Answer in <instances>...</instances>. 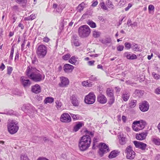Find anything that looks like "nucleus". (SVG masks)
<instances>
[{
	"instance_id": "obj_22",
	"label": "nucleus",
	"mask_w": 160,
	"mask_h": 160,
	"mask_svg": "<svg viewBox=\"0 0 160 160\" xmlns=\"http://www.w3.org/2000/svg\"><path fill=\"white\" fill-rule=\"evenodd\" d=\"M32 91L36 93H38L41 92V88L40 86L36 84L32 87Z\"/></svg>"
},
{
	"instance_id": "obj_51",
	"label": "nucleus",
	"mask_w": 160,
	"mask_h": 160,
	"mask_svg": "<svg viewBox=\"0 0 160 160\" xmlns=\"http://www.w3.org/2000/svg\"><path fill=\"white\" fill-rule=\"evenodd\" d=\"M115 101V98L113 97L110 98L109 101L108 102V103L110 105H112L114 102Z\"/></svg>"
},
{
	"instance_id": "obj_10",
	"label": "nucleus",
	"mask_w": 160,
	"mask_h": 160,
	"mask_svg": "<svg viewBox=\"0 0 160 160\" xmlns=\"http://www.w3.org/2000/svg\"><path fill=\"white\" fill-rule=\"evenodd\" d=\"M60 119L62 122H69L71 121V118L68 113L65 112L62 115Z\"/></svg>"
},
{
	"instance_id": "obj_31",
	"label": "nucleus",
	"mask_w": 160,
	"mask_h": 160,
	"mask_svg": "<svg viewBox=\"0 0 160 160\" xmlns=\"http://www.w3.org/2000/svg\"><path fill=\"white\" fill-rule=\"evenodd\" d=\"M143 93L142 92L141 90L139 89H136L134 91V94L135 95L136 97H140L143 94Z\"/></svg>"
},
{
	"instance_id": "obj_19",
	"label": "nucleus",
	"mask_w": 160,
	"mask_h": 160,
	"mask_svg": "<svg viewBox=\"0 0 160 160\" xmlns=\"http://www.w3.org/2000/svg\"><path fill=\"white\" fill-rule=\"evenodd\" d=\"M21 79L22 83L24 87L29 86L31 84L30 80L28 79H26V78L24 77H22Z\"/></svg>"
},
{
	"instance_id": "obj_38",
	"label": "nucleus",
	"mask_w": 160,
	"mask_h": 160,
	"mask_svg": "<svg viewBox=\"0 0 160 160\" xmlns=\"http://www.w3.org/2000/svg\"><path fill=\"white\" fill-rule=\"evenodd\" d=\"M87 23L92 28H95L96 27V23L92 21H89L87 22Z\"/></svg>"
},
{
	"instance_id": "obj_47",
	"label": "nucleus",
	"mask_w": 160,
	"mask_h": 160,
	"mask_svg": "<svg viewBox=\"0 0 160 160\" xmlns=\"http://www.w3.org/2000/svg\"><path fill=\"white\" fill-rule=\"evenodd\" d=\"M71 57V55L69 53H67L63 56L62 57V59L65 60H68Z\"/></svg>"
},
{
	"instance_id": "obj_56",
	"label": "nucleus",
	"mask_w": 160,
	"mask_h": 160,
	"mask_svg": "<svg viewBox=\"0 0 160 160\" xmlns=\"http://www.w3.org/2000/svg\"><path fill=\"white\" fill-rule=\"evenodd\" d=\"M124 48L123 45H119L117 47V50L118 51H122Z\"/></svg>"
},
{
	"instance_id": "obj_3",
	"label": "nucleus",
	"mask_w": 160,
	"mask_h": 160,
	"mask_svg": "<svg viewBox=\"0 0 160 160\" xmlns=\"http://www.w3.org/2000/svg\"><path fill=\"white\" fill-rule=\"evenodd\" d=\"M8 124V132L11 134L16 133L19 129L18 123L15 120L9 119Z\"/></svg>"
},
{
	"instance_id": "obj_58",
	"label": "nucleus",
	"mask_w": 160,
	"mask_h": 160,
	"mask_svg": "<svg viewBox=\"0 0 160 160\" xmlns=\"http://www.w3.org/2000/svg\"><path fill=\"white\" fill-rule=\"evenodd\" d=\"M155 8L153 5L150 4L148 6V9L149 11H153L154 9Z\"/></svg>"
},
{
	"instance_id": "obj_61",
	"label": "nucleus",
	"mask_w": 160,
	"mask_h": 160,
	"mask_svg": "<svg viewBox=\"0 0 160 160\" xmlns=\"http://www.w3.org/2000/svg\"><path fill=\"white\" fill-rule=\"evenodd\" d=\"M137 56L134 54H132L131 55V58L130 59L131 60H133L137 59Z\"/></svg>"
},
{
	"instance_id": "obj_1",
	"label": "nucleus",
	"mask_w": 160,
	"mask_h": 160,
	"mask_svg": "<svg viewBox=\"0 0 160 160\" xmlns=\"http://www.w3.org/2000/svg\"><path fill=\"white\" fill-rule=\"evenodd\" d=\"M26 73L29 78L36 82H40L44 78V75L43 76L39 70L31 66L28 67Z\"/></svg>"
},
{
	"instance_id": "obj_20",
	"label": "nucleus",
	"mask_w": 160,
	"mask_h": 160,
	"mask_svg": "<svg viewBox=\"0 0 160 160\" xmlns=\"http://www.w3.org/2000/svg\"><path fill=\"white\" fill-rule=\"evenodd\" d=\"M71 102L74 106H78L79 105V102L78 100V97L76 95H73L71 99Z\"/></svg>"
},
{
	"instance_id": "obj_49",
	"label": "nucleus",
	"mask_w": 160,
	"mask_h": 160,
	"mask_svg": "<svg viewBox=\"0 0 160 160\" xmlns=\"http://www.w3.org/2000/svg\"><path fill=\"white\" fill-rule=\"evenodd\" d=\"M16 2L19 4H25L27 2V0H15Z\"/></svg>"
},
{
	"instance_id": "obj_33",
	"label": "nucleus",
	"mask_w": 160,
	"mask_h": 160,
	"mask_svg": "<svg viewBox=\"0 0 160 160\" xmlns=\"http://www.w3.org/2000/svg\"><path fill=\"white\" fill-rule=\"evenodd\" d=\"M101 42L103 44L110 43L111 42V38H106L105 39H102Z\"/></svg>"
},
{
	"instance_id": "obj_11",
	"label": "nucleus",
	"mask_w": 160,
	"mask_h": 160,
	"mask_svg": "<svg viewBox=\"0 0 160 160\" xmlns=\"http://www.w3.org/2000/svg\"><path fill=\"white\" fill-rule=\"evenodd\" d=\"M60 82L59 84V86L60 87H66L69 84V80L67 78L62 77L60 78Z\"/></svg>"
},
{
	"instance_id": "obj_57",
	"label": "nucleus",
	"mask_w": 160,
	"mask_h": 160,
	"mask_svg": "<svg viewBox=\"0 0 160 160\" xmlns=\"http://www.w3.org/2000/svg\"><path fill=\"white\" fill-rule=\"evenodd\" d=\"M12 70V68L11 67H9L7 69V73L9 75H10L11 73Z\"/></svg>"
},
{
	"instance_id": "obj_59",
	"label": "nucleus",
	"mask_w": 160,
	"mask_h": 160,
	"mask_svg": "<svg viewBox=\"0 0 160 160\" xmlns=\"http://www.w3.org/2000/svg\"><path fill=\"white\" fill-rule=\"evenodd\" d=\"M155 92L157 94H160V87L156 88L155 89Z\"/></svg>"
},
{
	"instance_id": "obj_14",
	"label": "nucleus",
	"mask_w": 160,
	"mask_h": 160,
	"mask_svg": "<svg viewBox=\"0 0 160 160\" xmlns=\"http://www.w3.org/2000/svg\"><path fill=\"white\" fill-rule=\"evenodd\" d=\"M148 133V131H145L141 133L137 134L136 136V138L137 139L139 140L145 139Z\"/></svg>"
},
{
	"instance_id": "obj_63",
	"label": "nucleus",
	"mask_w": 160,
	"mask_h": 160,
	"mask_svg": "<svg viewBox=\"0 0 160 160\" xmlns=\"http://www.w3.org/2000/svg\"><path fill=\"white\" fill-rule=\"evenodd\" d=\"M26 41V40L25 39L23 42V43L21 45V50L22 51H23L24 50V45L25 44V42Z\"/></svg>"
},
{
	"instance_id": "obj_23",
	"label": "nucleus",
	"mask_w": 160,
	"mask_h": 160,
	"mask_svg": "<svg viewBox=\"0 0 160 160\" xmlns=\"http://www.w3.org/2000/svg\"><path fill=\"white\" fill-rule=\"evenodd\" d=\"M130 94L129 92L127 91H124L122 95V98L125 102L127 101L129 98Z\"/></svg>"
},
{
	"instance_id": "obj_36",
	"label": "nucleus",
	"mask_w": 160,
	"mask_h": 160,
	"mask_svg": "<svg viewBox=\"0 0 160 160\" xmlns=\"http://www.w3.org/2000/svg\"><path fill=\"white\" fill-rule=\"evenodd\" d=\"M99 150V153L101 157L104 154L108 152V151L106 150L105 149H103L102 148H100Z\"/></svg>"
},
{
	"instance_id": "obj_7",
	"label": "nucleus",
	"mask_w": 160,
	"mask_h": 160,
	"mask_svg": "<svg viewBox=\"0 0 160 160\" xmlns=\"http://www.w3.org/2000/svg\"><path fill=\"white\" fill-rule=\"evenodd\" d=\"M127 152L126 157L127 158L129 159H133L135 156V153L132 150L131 146H128L126 149Z\"/></svg>"
},
{
	"instance_id": "obj_64",
	"label": "nucleus",
	"mask_w": 160,
	"mask_h": 160,
	"mask_svg": "<svg viewBox=\"0 0 160 160\" xmlns=\"http://www.w3.org/2000/svg\"><path fill=\"white\" fill-rule=\"evenodd\" d=\"M62 10V8L61 7H60V6L57 8V10H56V12H61Z\"/></svg>"
},
{
	"instance_id": "obj_4",
	"label": "nucleus",
	"mask_w": 160,
	"mask_h": 160,
	"mask_svg": "<svg viewBox=\"0 0 160 160\" xmlns=\"http://www.w3.org/2000/svg\"><path fill=\"white\" fill-rule=\"evenodd\" d=\"M47 52V48L43 44L39 45L36 50V53L38 58H45Z\"/></svg>"
},
{
	"instance_id": "obj_40",
	"label": "nucleus",
	"mask_w": 160,
	"mask_h": 160,
	"mask_svg": "<svg viewBox=\"0 0 160 160\" xmlns=\"http://www.w3.org/2000/svg\"><path fill=\"white\" fill-rule=\"evenodd\" d=\"M36 16L35 14H32L30 16L25 18V20H32L35 18Z\"/></svg>"
},
{
	"instance_id": "obj_55",
	"label": "nucleus",
	"mask_w": 160,
	"mask_h": 160,
	"mask_svg": "<svg viewBox=\"0 0 160 160\" xmlns=\"http://www.w3.org/2000/svg\"><path fill=\"white\" fill-rule=\"evenodd\" d=\"M12 93L15 95H18L19 94L18 90L17 89H16L12 90Z\"/></svg>"
},
{
	"instance_id": "obj_62",
	"label": "nucleus",
	"mask_w": 160,
	"mask_h": 160,
	"mask_svg": "<svg viewBox=\"0 0 160 160\" xmlns=\"http://www.w3.org/2000/svg\"><path fill=\"white\" fill-rule=\"evenodd\" d=\"M95 62V61L94 60L90 61L88 62V64L90 66H93Z\"/></svg>"
},
{
	"instance_id": "obj_30",
	"label": "nucleus",
	"mask_w": 160,
	"mask_h": 160,
	"mask_svg": "<svg viewBox=\"0 0 160 160\" xmlns=\"http://www.w3.org/2000/svg\"><path fill=\"white\" fill-rule=\"evenodd\" d=\"M82 85L84 86L91 87L93 83L92 82H90V80H88L86 81L82 82Z\"/></svg>"
},
{
	"instance_id": "obj_27",
	"label": "nucleus",
	"mask_w": 160,
	"mask_h": 160,
	"mask_svg": "<svg viewBox=\"0 0 160 160\" xmlns=\"http://www.w3.org/2000/svg\"><path fill=\"white\" fill-rule=\"evenodd\" d=\"M83 125L81 122H78L74 127L73 131L75 132H77L82 126Z\"/></svg>"
},
{
	"instance_id": "obj_60",
	"label": "nucleus",
	"mask_w": 160,
	"mask_h": 160,
	"mask_svg": "<svg viewBox=\"0 0 160 160\" xmlns=\"http://www.w3.org/2000/svg\"><path fill=\"white\" fill-rule=\"evenodd\" d=\"M132 4L129 3L128 5V7L125 8V11H128L132 7Z\"/></svg>"
},
{
	"instance_id": "obj_12",
	"label": "nucleus",
	"mask_w": 160,
	"mask_h": 160,
	"mask_svg": "<svg viewBox=\"0 0 160 160\" xmlns=\"http://www.w3.org/2000/svg\"><path fill=\"white\" fill-rule=\"evenodd\" d=\"M90 146V145L85 143L80 140L78 144V147L80 150L82 151L86 150Z\"/></svg>"
},
{
	"instance_id": "obj_29",
	"label": "nucleus",
	"mask_w": 160,
	"mask_h": 160,
	"mask_svg": "<svg viewBox=\"0 0 160 160\" xmlns=\"http://www.w3.org/2000/svg\"><path fill=\"white\" fill-rule=\"evenodd\" d=\"M137 101L135 100H132L129 101V106L130 108H134L137 105Z\"/></svg>"
},
{
	"instance_id": "obj_50",
	"label": "nucleus",
	"mask_w": 160,
	"mask_h": 160,
	"mask_svg": "<svg viewBox=\"0 0 160 160\" xmlns=\"http://www.w3.org/2000/svg\"><path fill=\"white\" fill-rule=\"evenodd\" d=\"M98 142V139L96 137H94L93 140V146L92 147V149H94L95 148L94 146H95L96 144Z\"/></svg>"
},
{
	"instance_id": "obj_32",
	"label": "nucleus",
	"mask_w": 160,
	"mask_h": 160,
	"mask_svg": "<svg viewBox=\"0 0 160 160\" xmlns=\"http://www.w3.org/2000/svg\"><path fill=\"white\" fill-rule=\"evenodd\" d=\"M106 3L109 8H111V9H113L114 8V6L111 1L109 0H108L106 1Z\"/></svg>"
},
{
	"instance_id": "obj_28",
	"label": "nucleus",
	"mask_w": 160,
	"mask_h": 160,
	"mask_svg": "<svg viewBox=\"0 0 160 160\" xmlns=\"http://www.w3.org/2000/svg\"><path fill=\"white\" fill-rule=\"evenodd\" d=\"M132 48H133V50L136 52H141L142 50L140 48L138 44L133 42L132 43Z\"/></svg>"
},
{
	"instance_id": "obj_8",
	"label": "nucleus",
	"mask_w": 160,
	"mask_h": 160,
	"mask_svg": "<svg viewBox=\"0 0 160 160\" xmlns=\"http://www.w3.org/2000/svg\"><path fill=\"white\" fill-rule=\"evenodd\" d=\"M149 107V104L146 101H144L139 103V108L142 112H145L148 111Z\"/></svg>"
},
{
	"instance_id": "obj_15",
	"label": "nucleus",
	"mask_w": 160,
	"mask_h": 160,
	"mask_svg": "<svg viewBox=\"0 0 160 160\" xmlns=\"http://www.w3.org/2000/svg\"><path fill=\"white\" fill-rule=\"evenodd\" d=\"M64 71L66 73H70L72 72L74 68L73 66L69 64H65L63 67Z\"/></svg>"
},
{
	"instance_id": "obj_52",
	"label": "nucleus",
	"mask_w": 160,
	"mask_h": 160,
	"mask_svg": "<svg viewBox=\"0 0 160 160\" xmlns=\"http://www.w3.org/2000/svg\"><path fill=\"white\" fill-rule=\"evenodd\" d=\"M56 107L58 109H59L61 108V106H62V103H61V102L58 101H57L56 102Z\"/></svg>"
},
{
	"instance_id": "obj_54",
	"label": "nucleus",
	"mask_w": 160,
	"mask_h": 160,
	"mask_svg": "<svg viewBox=\"0 0 160 160\" xmlns=\"http://www.w3.org/2000/svg\"><path fill=\"white\" fill-rule=\"evenodd\" d=\"M152 75H153L154 78L156 79H159L160 77V76L158 74H157L155 72H153L152 73Z\"/></svg>"
},
{
	"instance_id": "obj_39",
	"label": "nucleus",
	"mask_w": 160,
	"mask_h": 160,
	"mask_svg": "<svg viewBox=\"0 0 160 160\" xmlns=\"http://www.w3.org/2000/svg\"><path fill=\"white\" fill-rule=\"evenodd\" d=\"M99 6L101 8L104 10H108V8L105 5V3L104 2H101L99 4Z\"/></svg>"
},
{
	"instance_id": "obj_37",
	"label": "nucleus",
	"mask_w": 160,
	"mask_h": 160,
	"mask_svg": "<svg viewBox=\"0 0 160 160\" xmlns=\"http://www.w3.org/2000/svg\"><path fill=\"white\" fill-rule=\"evenodd\" d=\"M101 34V32L96 31H94L93 32L92 36L94 38L99 37Z\"/></svg>"
},
{
	"instance_id": "obj_21",
	"label": "nucleus",
	"mask_w": 160,
	"mask_h": 160,
	"mask_svg": "<svg viewBox=\"0 0 160 160\" xmlns=\"http://www.w3.org/2000/svg\"><path fill=\"white\" fill-rule=\"evenodd\" d=\"M69 62L74 65L78 64L79 63L78 58L75 56H72L69 60Z\"/></svg>"
},
{
	"instance_id": "obj_17",
	"label": "nucleus",
	"mask_w": 160,
	"mask_h": 160,
	"mask_svg": "<svg viewBox=\"0 0 160 160\" xmlns=\"http://www.w3.org/2000/svg\"><path fill=\"white\" fill-rule=\"evenodd\" d=\"M71 43L76 47H78L80 46V43L79 42L78 37L76 35H73L72 38Z\"/></svg>"
},
{
	"instance_id": "obj_53",
	"label": "nucleus",
	"mask_w": 160,
	"mask_h": 160,
	"mask_svg": "<svg viewBox=\"0 0 160 160\" xmlns=\"http://www.w3.org/2000/svg\"><path fill=\"white\" fill-rule=\"evenodd\" d=\"M85 132H86V134L85 135H88L89 136V135H90L92 137L94 136V132L88 131L87 130L85 131Z\"/></svg>"
},
{
	"instance_id": "obj_48",
	"label": "nucleus",
	"mask_w": 160,
	"mask_h": 160,
	"mask_svg": "<svg viewBox=\"0 0 160 160\" xmlns=\"http://www.w3.org/2000/svg\"><path fill=\"white\" fill-rule=\"evenodd\" d=\"M14 48H13L12 47L11 48V52H10V55L9 57V59L10 60H12L13 59V54L14 53Z\"/></svg>"
},
{
	"instance_id": "obj_6",
	"label": "nucleus",
	"mask_w": 160,
	"mask_h": 160,
	"mask_svg": "<svg viewBox=\"0 0 160 160\" xmlns=\"http://www.w3.org/2000/svg\"><path fill=\"white\" fill-rule=\"evenodd\" d=\"M96 96L93 92H90L88 95L86 96L84 101L85 103L91 104L93 103L95 101Z\"/></svg>"
},
{
	"instance_id": "obj_41",
	"label": "nucleus",
	"mask_w": 160,
	"mask_h": 160,
	"mask_svg": "<svg viewBox=\"0 0 160 160\" xmlns=\"http://www.w3.org/2000/svg\"><path fill=\"white\" fill-rule=\"evenodd\" d=\"M100 144L101 145V147L100 148H102L103 149L104 148V149H105L106 150L109 152V148L105 143H100Z\"/></svg>"
},
{
	"instance_id": "obj_46",
	"label": "nucleus",
	"mask_w": 160,
	"mask_h": 160,
	"mask_svg": "<svg viewBox=\"0 0 160 160\" xmlns=\"http://www.w3.org/2000/svg\"><path fill=\"white\" fill-rule=\"evenodd\" d=\"M124 46L127 49L129 50L131 48L132 45L129 42H126L124 44Z\"/></svg>"
},
{
	"instance_id": "obj_25",
	"label": "nucleus",
	"mask_w": 160,
	"mask_h": 160,
	"mask_svg": "<svg viewBox=\"0 0 160 160\" xmlns=\"http://www.w3.org/2000/svg\"><path fill=\"white\" fill-rule=\"evenodd\" d=\"M151 141L155 145L158 146L160 145V139L158 138L153 136L151 138Z\"/></svg>"
},
{
	"instance_id": "obj_35",
	"label": "nucleus",
	"mask_w": 160,
	"mask_h": 160,
	"mask_svg": "<svg viewBox=\"0 0 160 160\" xmlns=\"http://www.w3.org/2000/svg\"><path fill=\"white\" fill-rule=\"evenodd\" d=\"M106 93L107 96L110 98L114 97L113 91L110 89V88H109L107 89Z\"/></svg>"
},
{
	"instance_id": "obj_13",
	"label": "nucleus",
	"mask_w": 160,
	"mask_h": 160,
	"mask_svg": "<svg viewBox=\"0 0 160 160\" xmlns=\"http://www.w3.org/2000/svg\"><path fill=\"white\" fill-rule=\"evenodd\" d=\"M133 142L136 148H140L143 150H145L147 146L146 144L139 141H134Z\"/></svg>"
},
{
	"instance_id": "obj_45",
	"label": "nucleus",
	"mask_w": 160,
	"mask_h": 160,
	"mask_svg": "<svg viewBox=\"0 0 160 160\" xmlns=\"http://www.w3.org/2000/svg\"><path fill=\"white\" fill-rule=\"evenodd\" d=\"M72 119L74 120L79 119L80 118V115L78 114H70Z\"/></svg>"
},
{
	"instance_id": "obj_16",
	"label": "nucleus",
	"mask_w": 160,
	"mask_h": 160,
	"mask_svg": "<svg viewBox=\"0 0 160 160\" xmlns=\"http://www.w3.org/2000/svg\"><path fill=\"white\" fill-rule=\"evenodd\" d=\"M97 100L98 102L102 104L105 103L107 102V99L106 97L101 93L98 96Z\"/></svg>"
},
{
	"instance_id": "obj_9",
	"label": "nucleus",
	"mask_w": 160,
	"mask_h": 160,
	"mask_svg": "<svg viewBox=\"0 0 160 160\" xmlns=\"http://www.w3.org/2000/svg\"><path fill=\"white\" fill-rule=\"evenodd\" d=\"M35 109V108L30 104H24L22 107V110L23 111L29 113L34 111Z\"/></svg>"
},
{
	"instance_id": "obj_5",
	"label": "nucleus",
	"mask_w": 160,
	"mask_h": 160,
	"mask_svg": "<svg viewBox=\"0 0 160 160\" xmlns=\"http://www.w3.org/2000/svg\"><path fill=\"white\" fill-rule=\"evenodd\" d=\"M146 124V122L143 120L135 121L132 123V128L134 131L138 132L144 128Z\"/></svg>"
},
{
	"instance_id": "obj_42",
	"label": "nucleus",
	"mask_w": 160,
	"mask_h": 160,
	"mask_svg": "<svg viewBox=\"0 0 160 160\" xmlns=\"http://www.w3.org/2000/svg\"><path fill=\"white\" fill-rule=\"evenodd\" d=\"M98 80L97 77L92 75H91L89 78V80H90V82H91V81L95 82Z\"/></svg>"
},
{
	"instance_id": "obj_34",
	"label": "nucleus",
	"mask_w": 160,
	"mask_h": 160,
	"mask_svg": "<svg viewBox=\"0 0 160 160\" xmlns=\"http://www.w3.org/2000/svg\"><path fill=\"white\" fill-rule=\"evenodd\" d=\"M54 101V98L52 97H48L46 98L44 100V102L47 104L48 103H51Z\"/></svg>"
},
{
	"instance_id": "obj_26",
	"label": "nucleus",
	"mask_w": 160,
	"mask_h": 160,
	"mask_svg": "<svg viewBox=\"0 0 160 160\" xmlns=\"http://www.w3.org/2000/svg\"><path fill=\"white\" fill-rule=\"evenodd\" d=\"M119 152L118 150H114L112 151L108 156L109 158H113L116 157L118 154Z\"/></svg>"
},
{
	"instance_id": "obj_2",
	"label": "nucleus",
	"mask_w": 160,
	"mask_h": 160,
	"mask_svg": "<svg viewBox=\"0 0 160 160\" xmlns=\"http://www.w3.org/2000/svg\"><path fill=\"white\" fill-rule=\"evenodd\" d=\"M78 32L80 37L85 38L89 36L91 32V30L89 27L85 25L80 26L78 28Z\"/></svg>"
},
{
	"instance_id": "obj_43",
	"label": "nucleus",
	"mask_w": 160,
	"mask_h": 160,
	"mask_svg": "<svg viewBox=\"0 0 160 160\" xmlns=\"http://www.w3.org/2000/svg\"><path fill=\"white\" fill-rule=\"evenodd\" d=\"M84 4L83 2L81 4H80L77 7V9L78 11L79 12H81L82 11L84 8V7L83 6V5Z\"/></svg>"
},
{
	"instance_id": "obj_18",
	"label": "nucleus",
	"mask_w": 160,
	"mask_h": 160,
	"mask_svg": "<svg viewBox=\"0 0 160 160\" xmlns=\"http://www.w3.org/2000/svg\"><path fill=\"white\" fill-rule=\"evenodd\" d=\"M80 140L85 143L90 145L91 139L89 136L88 135H84L81 138Z\"/></svg>"
},
{
	"instance_id": "obj_24",
	"label": "nucleus",
	"mask_w": 160,
	"mask_h": 160,
	"mask_svg": "<svg viewBox=\"0 0 160 160\" xmlns=\"http://www.w3.org/2000/svg\"><path fill=\"white\" fill-rule=\"evenodd\" d=\"M118 137L119 139V143L123 145L126 143L127 139L126 137L124 136L123 135L120 134L118 135Z\"/></svg>"
},
{
	"instance_id": "obj_44",
	"label": "nucleus",
	"mask_w": 160,
	"mask_h": 160,
	"mask_svg": "<svg viewBox=\"0 0 160 160\" xmlns=\"http://www.w3.org/2000/svg\"><path fill=\"white\" fill-rule=\"evenodd\" d=\"M130 53V52H125L124 54V56L126 57L128 59H130L131 55Z\"/></svg>"
}]
</instances>
